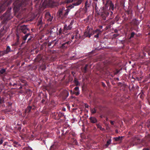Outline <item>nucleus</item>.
I'll return each mask as SVG.
<instances>
[{
  "label": "nucleus",
  "instance_id": "obj_1",
  "mask_svg": "<svg viewBox=\"0 0 150 150\" xmlns=\"http://www.w3.org/2000/svg\"><path fill=\"white\" fill-rule=\"evenodd\" d=\"M19 30L21 32L20 35H22V33L25 35H22L23 41L22 44L25 43V41L28 36H30V37L28 39V42L31 40L32 37L31 36H30V34L29 33L25 34L27 31H30V29L27 28V25H23L21 26Z\"/></svg>",
  "mask_w": 150,
  "mask_h": 150
},
{
  "label": "nucleus",
  "instance_id": "obj_2",
  "mask_svg": "<svg viewBox=\"0 0 150 150\" xmlns=\"http://www.w3.org/2000/svg\"><path fill=\"white\" fill-rule=\"evenodd\" d=\"M70 9L67 8V9L65 10V8L62 7V8H60L57 12V15L59 18L62 19H64L67 17L68 13L70 11Z\"/></svg>",
  "mask_w": 150,
  "mask_h": 150
},
{
  "label": "nucleus",
  "instance_id": "obj_3",
  "mask_svg": "<svg viewBox=\"0 0 150 150\" xmlns=\"http://www.w3.org/2000/svg\"><path fill=\"white\" fill-rule=\"evenodd\" d=\"M83 0H67L66 2L67 3H70L71 2H73L71 5H69L68 7L71 8L74 6H77L80 5L82 2Z\"/></svg>",
  "mask_w": 150,
  "mask_h": 150
},
{
  "label": "nucleus",
  "instance_id": "obj_4",
  "mask_svg": "<svg viewBox=\"0 0 150 150\" xmlns=\"http://www.w3.org/2000/svg\"><path fill=\"white\" fill-rule=\"evenodd\" d=\"M10 12L11 11L10 10H8L6 13L3 15V22L4 23H6V21L10 20L12 18Z\"/></svg>",
  "mask_w": 150,
  "mask_h": 150
},
{
  "label": "nucleus",
  "instance_id": "obj_5",
  "mask_svg": "<svg viewBox=\"0 0 150 150\" xmlns=\"http://www.w3.org/2000/svg\"><path fill=\"white\" fill-rule=\"evenodd\" d=\"M52 115L53 118L56 120H59L61 118L65 117L64 114L60 112H54L52 113Z\"/></svg>",
  "mask_w": 150,
  "mask_h": 150
},
{
  "label": "nucleus",
  "instance_id": "obj_6",
  "mask_svg": "<svg viewBox=\"0 0 150 150\" xmlns=\"http://www.w3.org/2000/svg\"><path fill=\"white\" fill-rule=\"evenodd\" d=\"M31 101V100H30V102L28 104V105L25 110V113L29 114L31 112V110H35V106L34 104H33L31 105L30 102Z\"/></svg>",
  "mask_w": 150,
  "mask_h": 150
},
{
  "label": "nucleus",
  "instance_id": "obj_7",
  "mask_svg": "<svg viewBox=\"0 0 150 150\" xmlns=\"http://www.w3.org/2000/svg\"><path fill=\"white\" fill-rule=\"evenodd\" d=\"M73 22H71L69 24L67 25V24H65L64 25L63 32L64 33H67L69 30H71L72 27Z\"/></svg>",
  "mask_w": 150,
  "mask_h": 150
},
{
  "label": "nucleus",
  "instance_id": "obj_8",
  "mask_svg": "<svg viewBox=\"0 0 150 150\" xmlns=\"http://www.w3.org/2000/svg\"><path fill=\"white\" fill-rule=\"evenodd\" d=\"M69 93L66 90H63L61 93V95L64 100H65L69 96Z\"/></svg>",
  "mask_w": 150,
  "mask_h": 150
},
{
  "label": "nucleus",
  "instance_id": "obj_9",
  "mask_svg": "<svg viewBox=\"0 0 150 150\" xmlns=\"http://www.w3.org/2000/svg\"><path fill=\"white\" fill-rule=\"evenodd\" d=\"M71 43V42L70 41L65 42L62 44L60 47L63 49H66L68 47V45H69Z\"/></svg>",
  "mask_w": 150,
  "mask_h": 150
},
{
  "label": "nucleus",
  "instance_id": "obj_10",
  "mask_svg": "<svg viewBox=\"0 0 150 150\" xmlns=\"http://www.w3.org/2000/svg\"><path fill=\"white\" fill-rule=\"evenodd\" d=\"M88 27L89 26H87L88 29L86 31L91 36L95 34L98 31V29L93 31L92 29H91L90 28L88 29Z\"/></svg>",
  "mask_w": 150,
  "mask_h": 150
},
{
  "label": "nucleus",
  "instance_id": "obj_11",
  "mask_svg": "<svg viewBox=\"0 0 150 150\" xmlns=\"http://www.w3.org/2000/svg\"><path fill=\"white\" fill-rule=\"evenodd\" d=\"M59 146V145L58 143L55 142L51 146L50 150H56L58 148Z\"/></svg>",
  "mask_w": 150,
  "mask_h": 150
},
{
  "label": "nucleus",
  "instance_id": "obj_12",
  "mask_svg": "<svg viewBox=\"0 0 150 150\" xmlns=\"http://www.w3.org/2000/svg\"><path fill=\"white\" fill-rule=\"evenodd\" d=\"M45 18L47 21L49 22L52 21L53 17L51 16L49 12H47L45 14Z\"/></svg>",
  "mask_w": 150,
  "mask_h": 150
},
{
  "label": "nucleus",
  "instance_id": "obj_13",
  "mask_svg": "<svg viewBox=\"0 0 150 150\" xmlns=\"http://www.w3.org/2000/svg\"><path fill=\"white\" fill-rule=\"evenodd\" d=\"M30 0H22L19 4V7H23L25 6L28 3Z\"/></svg>",
  "mask_w": 150,
  "mask_h": 150
},
{
  "label": "nucleus",
  "instance_id": "obj_14",
  "mask_svg": "<svg viewBox=\"0 0 150 150\" xmlns=\"http://www.w3.org/2000/svg\"><path fill=\"white\" fill-rule=\"evenodd\" d=\"M48 4L49 6L52 7L57 6V3L54 0H49Z\"/></svg>",
  "mask_w": 150,
  "mask_h": 150
},
{
  "label": "nucleus",
  "instance_id": "obj_15",
  "mask_svg": "<svg viewBox=\"0 0 150 150\" xmlns=\"http://www.w3.org/2000/svg\"><path fill=\"white\" fill-rule=\"evenodd\" d=\"M4 51L6 54L13 52V50L11 49L9 46H7L6 50H4Z\"/></svg>",
  "mask_w": 150,
  "mask_h": 150
},
{
  "label": "nucleus",
  "instance_id": "obj_16",
  "mask_svg": "<svg viewBox=\"0 0 150 150\" xmlns=\"http://www.w3.org/2000/svg\"><path fill=\"white\" fill-rule=\"evenodd\" d=\"M109 13L108 12L103 13L102 15L101 16L102 18L104 20H105L106 19V17L109 15Z\"/></svg>",
  "mask_w": 150,
  "mask_h": 150
},
{
  "label": "nucleus",
  "instance_id": "obj_17",
  "mask_svg": "<svg viewBox=\"0 0 150 150\" xmlns=\"http://www.w3.org/2000/svg\"><path fill=\"white\" fill-rule=\"evenodd\" d=\"M90 4L88 3V1H86L85 3V6L84 8H83L84 10L86 12L88 9V8L90 7Z\"/></svg>",
  "mask_w": 150,
  "mask_h": 150
},
{
  "label": "nucleus",
  "instance_id": "obj_18",
  "mask_svg": "<svg viewBox=\"0 0 150 150\" xmlns=\"http://www.w3.org/2000/svg\"><path fill=\"white\" fill-rule=\"evenodd\" d=\"M42 59V57L41 55H38L36 57L35 59V62H40V61Z\"/></svg>",
  "mask_w": 150,
  "mask_h": 150
},
{
  "label": "nucleus",
  "instance_id": "obj_19",
  "mask_svg": "<svg viewBox=\"0 0 150 150\" xmlns=\"http://www.w3.org/2000/svg\"><path fill=\"white\" fill-rule=\"evenodd\" d=\"M89 119L91 122L93 123H96L97 122V120L96 119L95 117H90Z\"/></svg>",
  "mask_w": 150,
  "mask_h": 150
},
{
  "label": "nucleus",
  "instance_id": "obj_20",
  "mask_svg": "<svg viewBox=\"0 0 150 150\" xmlns=\"http://www.w3.org/2000/svg\"><path fill=\"white\" fill-rule=\"evenodd\" d=\"M19 81L21 83L23 86H26L27 85V81L24 79H20Z\"/></svg>",
  "mask_w": 150,
  "mask_h": 150
},
{
  "label": "nucleus",
  "instance_id": "obj_21",
  "mask_svg": "<svg viewBox=\"0 0 150 150\" xmlns=\"http://www.w3.org/2000/svg\"><path fill=\"white\" fill-rule=\"evenodd\" d=\"M88 66V64H86L85 65V66L83 68H82L81 70L84 73H86Z\"/></svg>",
  "mask_w": 150,
  "mask_h": 150
},
{
  "label": "nucleus",
  "instance_id": "obj_22",
  "mask_svg": "<svg viewBox=\"0 0 150 150\" xmlns=\"http://www.w3.org/2000/svg\"><path fill=\"white\" fill-rule=\"evenodd\" d=\"M43 23V22L42 21V16L39 17L38 19V25H42Z\"/></svg>",
  "mask_w": 150,
  "mask_h": 150
},
{
  "label": "nucleus",
  "instance_id": "obj_23",
  "mask_svg": "<svg viewBox=\"0 0 150 150\" xmlns=\"http://www.w3.org/2000/svg\"><path fill=\"white\" fill-rule=\"evenodd\" d=\"M40 69H41L42 71H45L46 69V65L44 64H42L40 67Z\"/></svg>",
  "mask_w": 150,
  "mask_h": 150
},
{
  "label": "nucleus",
  "instance_id": "obj_24",
  "mask_svg": "<svg viewBox=\"0 0 150 150\" xmlns=\"http://www.w3.org/2000/svg\"><path fill=\"white\" fill-rule=\"evenodd\" d=\"M75 38L76 39H79L81 38V36L80 34L78 33V32H76L74 34Z\"/></svg>",
  "mask_w": 150,
  "mask_h": 150
},
{
  "label": "nucleus",
  "instance_id": "obj_25",
  "mask_svg": "<svg viewBox=\"0 0 150 150\" xmlns=\"http://www.w3.org/2000/svg\"><path fill=\"white\" fill-rule=\"evenodd\" d=\"M140 139H138L137 138H135L133 139V143L135 144H137L139 142Z\"/></svg>",
  "mask_w": 150,
  "mask_h": 150
},
{
  "label": "nucleus",
  "instance_id": "obj_26",
  "mask_svg": "<svg viewBox=\"0 0 150 150\" xmlns=\"http://www.w3.org/2000/svg\"><path fill=\"white\" fill-rule=\"evenodd\" d=\"M63 29L62 30V28H60L58 32V34L59 35H61L62 34H64L66 33H64Z\"/></svg>",
  "mask_w": 150,
  "mask_h": 150
},
{
  "label": "nucleus",
  "instance_id": "obj_27",
  "mask_svg": "<svg viewBox=\"0 0 150 150\" xmlns=\"http://www.w3.org/2000/svg\"><path fill=\"white\" fill-rule=\"evenodd\" d=\"M66 128H64L62 130V135H64V134H66V135H67V134H68L69 132V130H67L66 131Z\"/></svg>",
  "mask_w": 150,
  "mask_h": 150
},
{
  "label": "nucleus",
  "instance_id": "obj_28",
  "mask_svg": "<svg viewBox=\"0 0 150 150\" xmlns=\"http://www.w3.org/2000/svg\"><path fill=\"white\" fill-rule=\"evenodd\" d=\"M98 31H97L95 34H96V35L94 36V37L96 38H98L99 37V35L101 33V32L100 30H99L98 29Z\"/></svg>",
  "mask_w": 150,
  "mask_h": 150
},
{
  "label": "nucleus",
  "instance_id": "obj_29",
  "mask_svg": "<svg viewBox=\"0 0 150 150\" xmlns=\"http://www.w3.org/2000/svg\"><path fill=\"white\" fill-rule=\"evenodd\" d=\"M111 139H109L106 142V144H105V147L107 148V147L111 143Z\"/></svg>",
  "mask_w": 150,
  "mask_h": 150
},
{
  "label": "nucleus",
  "instance_id": "obj_30",
  "mask_svg": "<svg viewBox=\"0 0 150 150\" xmlns=\"http://www.w3.org/2000/svg\"><path fill=\"white\" fill-rule=\"evenodd\" d=\"M122 139V137L119 136L117 137H114V139L115 141H117L121 140Z\"/></svg>",
  "mask_w": 150,
  "mask_h": 150
},
{
  "label": "nucleus",
  "instance_id": "obj_31",
  "mask_svg": "<svg viewBox=\"0 0 150 150\" xmlns=\"http://www.w3.org/2000/svg\"><path fill=\"white\" fill-rule=\"evenodd\" d=\"M84 35L85 37H88L90 38L91 37L90 35L88 34V33L86 31L84 32Z\"/></svg>",
  "mask_w": 150,
  "mask_h": 150
},
{
  "label": "nucleus",
  "instance_id": "obj_32",
  "mask_svg": "<svg viewBox=\"0 0 150 150\" xmlns=\"http://www.w3.org/2000/svg\"><path fill=\"white\" fill-rule=\"evenodd\" d=\"M74 82L76 86H77L79 85V82L76 78H75Z\"/></svg>",
  "mask_w": 150,
  "mask_h": 150
},
{
  "label": "nucleus",
  "instance_id": "obj_33",
  "mask_svg": "<svg viewBox=\"0 0 150 150\" xmlns=\"http://www.w3.org/2000/svg\"><path fill=\"white\" fill-rule=\"evenodd\" d=\"M136 34L134 32H132L131 33L130 36L129 38V39H131L132 38H133L134 35H135Z\"/></svg>",
  "mask_w": 150,
  "mask_h": 150
},
{
  "label": "nucleus",
  "instance_id": "obj_34",
  "mask_svg": "<svg viewBox=\"0 0 150 150\" xmlns=\"http://www.w3.org/2000/svg\"><path fill=\"white\" fill-rule=\"evenodd\" d=\"M97 126L98 128L100 129V130L102 131H104L105 130V129L104 128L102 127L99 124H97Z\"/></svg>",
  "mask_w": 150,
  "mask_h": 150
},
{
  "label": "nucleus",
  "instance_id": "obj_35",
  "mask_svg": "<svg viewBox=\"0 0 150 150\" xmlns=\"http://www.w3.org/2000/svg\"><path fill=\"white\" fill-rule=\"evenodd\" d=\"M5 54H5L4 50L0 51V57H1Z\"/></svg>",
  "mask_w": 150,
  "mask_h": 150
},
{
  "label": "nucleus",
  "instance_id": "obj_36",
  "mask_svg": "<svg viewBox=\"0 0 150 150\" xmlns=\"http://www.w3.org/2000/svg\"><path fill=\"white\" fill-rule=\"evenodd\" d=\"M4 30V28L3 27L0 30V37H1L3 35V33H2V32Z\"/></svg>",
  "mask_w": 150,
  "mask_h": 150
},
{
  "label": "nucleus",
  "instance_id": "obj_37",
  "mask_svg": "<svg viewBox=\"0 0 150 150\" xmlns=\"http://www.w3.org/2000/svg\"><path fill=\"white\" fill-rule=\"evenodd\" d=\"M91 111L92 113L94 114L96 112V110L95 108L91 109Z\"/></svg>",
  "mask_w": 150,
  "mask_h": 150
},
{
  "label": "nucleus",
  "instance_id": "obj_38",
  "mask_svg": "<svg viewBox=\"0 0 150 150\" xmlns=\"http://www.w3.org/2000/svg\"><path fill=\"white\" fill-rule=\"evenodd\" d=\"M6 71V70L4 69H1L0 70V74H4Z\"/></svg>",
  "mask_w": 150,
  "mask_h": 150
},
{
  "label": "nucleus",
  "instance_id": "obj_39",
  "mask_svg": "<svg viewBox=\"0 0 150 150\" xmlns=\"http://www.w3.org/2000/svg\"><path fill=\"white\" fill-rule=\"evenodd\" d=\"M110 6L112 8V10L114 8V4L111 1H110Z\"/></svg>",
  "mask_w": 150,
  "mask_h": 150
},
{
  "label": "nucleus",
  "instance_id": "obj_40",
  "mask_svg": "<svg viewBox=\"0 0 150 150\" xmlns=\"http://www.w3.org/2000/svg\"><path fill=\"white\" fill-rule=\"evenodd\" d=\"M4 102V100L3 98H1V97H0V103H2Z\"/></svg>",
  "mask_w": 150,
  "mask_h": 150
},
{
  "label": "nucleus",
  "instance_id": "obj_41",
  "mask_svg": "<svg viewBox=\"0 0 150 150\" xmlns=\"http://www.w3.org/2000/svg\"><path fill=\"white\" fill-rule=\"evenodd\" d=\"M74 93L75 94L76 96H78L79 94V91H77V92H74Z\"/></svg>",
  "mask_w": 150,
  "mask_h": 150
},
{
  "label": "nucleus",
  "instance_id": "obj_42",
  "mask_svg": "<svg viewBox=\"0 0 150 150\" xmlns=\"http://www.w3.org/2000/svg\"><path fill=\"white\" fill-rule=\"evenodd\" d=\"M74 90L76 91H78L79 90V88L78 87H76L74 88Z\"/></svg>",
  "mask_w": 150,
  "mask_h": 150
},
{
  "label": "nucleus",
  "instance_id": "obj_43",
  "mask_svg": "<svg viewBox=\"0 0 150 150\" xmlns=\"http://www.w3.org/2000/svg\"><path fill=\"white\" fill-rule=\"evenodd\" d=\"M119 35V34H114L113 35V38H115L116 37L118 36Z\"/></svg>",
  "mask_w": 150,
  "mask_h": 150
},
{
  "label": "nucleus",
  "instance_id": "obj_44",
  "mask_svg": "<svg viewBox=\"0 0 150 150\" xmlns=\"http://www.w3.org/2000/svg\"><path fill=\"white\" fill-rule=\"evenodd\" d=\"M3 138H1L0 140V144H1L3 142Z\"/></svg>",
  "mask_w": 150,
  "mask_h": 150
},
{
  "label": "nucleus",
  "instance_id": "obj_45",
  "mask_svg": "<svg viewBox=\"0 0 150 150\" xmlns=\"http://www.w3.org/2000/svg\"><path fill=\"white\" fill-rule=\"evenodd\" d=\"M101 83L102 85V86H103L104 87H106L105 84L104 82H102Z\"/></svg>",
  "mask_w": 150,
  "mask_h": 150
},
{
  "label": "nucleus",
  "instance_id": "obj_46",
  "mask_svg": "<svg viewBox=\"0 0 150 150\" xmlns=\"http://www.w3.org/2000/svg\"><path fill=\"white\" fill-rule=\"evenodd\" d=\"M4 11V10L2 8V7H0V13H1V12Z\"/></svg>",
  "mask_w": 150,
  "mask_h": 150
},
{
  "label": "nucleus",
  "instance_id": "obj_47",
  "mask_svg": "<svg viewBox=\"0 0 150 150\" xmlns=\"http://www.w3.org/2000/svg\"><path fill=\"white\" fill-rule=\"evenodd\" d=\"M103 4H104L105 2L106 3V4H107L108 3V0H103Z\"/></svg>",
  "mask_w": 150,
  "mask_h": 150
},
{
  "label": "nucleus",
  "instance_id": "obj_48",
  "mask_svg": "<svg viewBox=\"0 0 150 150\" xmlns=\"http://www.w3.org/2000/svg\"><path fill=\"white\" fill-rule=\"evenodd\" d=\"M18 84V82H16V83H13V86H15L17 85Z\"/></svg>",
  "mask_w": 150,
  "mask_h": 150
},
{
  "label": "nucleus",
  "instance_id": "obj_49",
  "mask_svg": "<svg viewBox=\"0 0 150 150\" xmlns=\"http://www.w3.org/2000/svg\"><path fill=\"white\" fill-rule=\"evenodd\" d=\"M18 45V42H15L14 44L12 45V46H17Z\"/></svg>",
  "mask_w": 150,
  "mask_h": 150
},
{
  "label": "nucleus",
  "instance_id": "obj_50",
  "mask_svg": "<svg viewBox=\"0 0 150 150\" xmlns=\"http://www.w3.org/2000/svg\"><path fill=\"white\" fill-rule=\"evenodd\" d=\"M110 123L112 125H114V121H112V120H110Z\"/></svg>",
  "mask_w": 150,
  "mask_h": 150
},
{
  "label": "nucleus",
  "instance_id": "obj_51",
  "mask_svg": "<svg viewBox=\"0 0 150 150\" xmlns=\"http://www.w3.org/2000/svg\"><path fill=\"white\" fill-rule=\"evenodd\" d=\"M18 85V86H23V85L21 84V83L20 82V83H19L18 82V84L17 85Z\"/></svg>",
  "mask_w": 150,
  "mask_h": 150
},
{
  "label": "nucleus",
  "instance_id": "obj_52",
  "mask_svg": "<svg viewBox=\"0 0 150 150\" xmlns=\"http://www.w3.org/2000/svg\"><path fill=\"white\" fill-rule=\"evenodd\" d=\"M85 107L86 108H88L89 107V106L88 105H87V104L86 103V104H85Z\"/></svg>",
  "mask_w": 150,
  "mask_h": 150
},
{
  "label": "nucleus",
  "instance_id": "obj_53",
  "mask_svg": "<svg viewBox=\"0 0 150 150\" xmlns=\"http://www.w3.org/2000/svg\"><path fill=\"white\" fill-rule=\"evenodd\" d=\"M74 37H75L74 35H71V38L72 39H74Z\"/></svg>",
  "mask_w": 150,
  "mask_h": 150
},
{
  "label": "nucleus",
  "instance_id": "obj_54",
  "mask_svg": "<svg viewBox=\"0 0 150 150\" xmlns=\"http://www.w3.org/2000/svg\"><path fill=\"white\" fill-rule=\"evenodd\" d=\"M7 143L6 142H5L4 144H3V146H4V147H5V146L6 145V144Z\"/></svg>",
  "mask_w": 150,
  "mask_h": 150
},
{
  "label": "nucleus",
  "instance_id": "obj_55",
  "mask_svg": "<svg viewBox=\"0 0 150 150\" xmlns=\"http://www.w3.org/2000/svg\"><path fill=\"white\" fill-rule=\"evenodd\" d=\"M142 150H149V149L148 148H144Z\"/></svg>",
  "mask_w": 150,
  "mask_h": 150
},
{
  "label": "nucleus",
  "instance_id": "obj_56",
  "mask_svg": "<svg viewBox=\"0 0 150 150\" xmlns=\"http://www.w3.org/2000/svg\"><path fill=\"white\" fill-rule=\"evenodd\" d=\"M13 83L12 82H10L9 83V85L13 86Z\"/></svg>",
  "mask_w": 150,
  "mask_h": 150
},
{
  "label": "nucleus",
  "instance_id": "obj_57",
  "mask_svg": "<svg viewBox=\"0 0 150 150\" xmlns=\"http://www.w3.org/2000/svg\"><path fill=\"white\" fill-rule=\"evenodd\" d=\"M119 71H117L115 72L114 73V75H116V74H117L118 73Z\"/></svg>",
  "mask_w": 150,
  "mask_h": 150
},
{
  "label": "nucleus",
  "instance_id": "obj_58",
  "mask_svg": "<svg viewBox=\"0 0 150 150\" xmlns=\"http://www.w3.org/2000/svg\"><path fill=\"white\" fill-rule=\"evenodd\" d=\"M20 86V87L19 88V89H21L22 88L23 86Z\"/></svg>",
  "mask_w": 150,
  "mask_h": 150
},
{
  "label": "nucleus",
  "instance_id": "obj_59",
  "mask_svg": "<svg viewBox=\"0 0 150 150\" xmlns=\"http://www.w3.org/2000/svg\"><path fill=\"white\" fill-rule=\"evenodd\" d=\"M45 100L44 99H43L42 100L41 102H42V103H44L45 102Z\"/></svg>",
  "mask_w": 150,
  "mask_h": 150
},
{
  "label": "nucleus",
  "instance_id": "obj_60",
  "mask_svg": "<svg viewBox=\"0 0 150 150\" xmlns=\"http://www.w3.org/2000/svg\"><path fill=\"white\" fill-rule=\"evenodd\" d=\"M148 145V144H147V143H145V144H143V146H147Z\"/></svg>",
  "mask_w": 150,
  "mask_h": 150
},
{
  "label": "nucleus",
  "instance_id": "obj_61",
  "mask_svg": "<svg viewBox=\"0 0 150 150\" xmlns=\"http://www.w3.org/2000/svg\"><path fill=\"white\" fill-rule=\"evenodd\" d=\"M148 30L149 31V33H148V34H150V27H149Z\"/></svg>",
  "mask_w": 150,
  "mask_h": 150
},
{
  "label": "nucleus",
  "instance_id": "obj_62",
  "mask_svg": "<svg viewBox=\"0 0 150 150\" xmlns=\"http://www.w3.org/2000/svg\"><path fill=\"white\" fill-rule=\"evenodd\" d=\"M117 31H118V30H117V29H115V30H114V32L115 33H117Z\"/></svg>",
  "mask_w": 150,
  "mask_h": 150
},
{
  "label": "nucleus",
  "instance_id": "obj_63",
  "mask_svg": "<svg viewBox=\"0 0 150 150\" xmlns=\"http://www.w3.org/2000/svg\"><path fill=\"white\" fill-rule=\"evenodd\" d=\"M147 53H148V54L150 56V50L149 51H148V52H147Z\"/></svg>",
  "mask_w": 150,
  "mask_h": 150
},
{
  "label": "nucleus",
  "instance_id": "obj_64",
  "mask_svg": "<svg viewBox=\"0 0 150 150\" xmlns=\"http://www.w3.org/2000/svg\"><path fill=\"white\" fill-rule=\"evenodd\" d=\"M115 79V80H119V78H116Z\"/></svg>",
  "mask_w": 150,
  "mask_h": 150
}]
</instances>
